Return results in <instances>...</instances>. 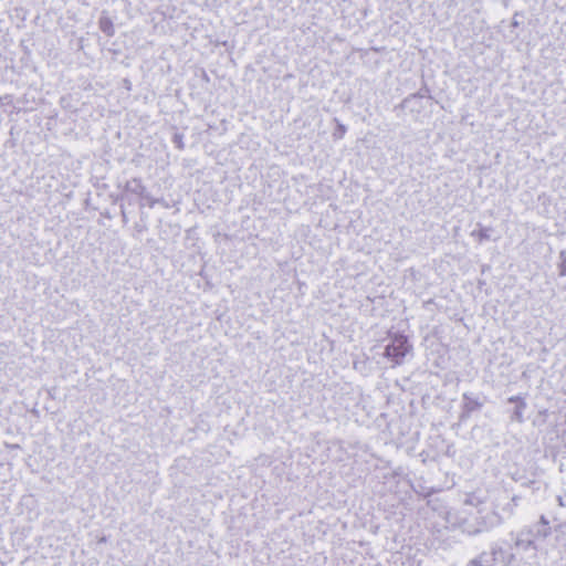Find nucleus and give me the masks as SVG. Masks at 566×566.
Returning <instances> with one entry per match:
<instances>
[{
	"instance_id": "1",
	"label": "nucleus",
	"mask_w": 566,
	"mask_h": 566,
	"mask_svg": "<svg viewBox=\"0 0 566 566\" xmlns=\"http://www.w3.org/2000/svg\"><path fill=\"white\" fill-rule=\"evenodd\" d=\"M387 342L384 356L392 363V366L401 365L406 356L412 350V345L408 337L402 333L389 331Z\"/></svg>"
},
{
	"instance_id": "3",
	"label": "nucleus",
	"mask_w": 566,
	"mask_h": 566,
	"mask_svg": "<svg viewBox=\"0 0 566 566\" xmlns=\"http://www.w3.org/2000/svg\"><path fill=\"white\" fill-rule=\"evenodd\" d=\"M128 195H135L139 198H142V196H146V187L140 178H132L127 180L123 187V193L118 200H127V202L130 203L132 201L129 200Z\"/></svg>"
},
{
	"instance_id": "18",
	"label": "nucleus",
	"mask_w": 566,
	"mask_h": 566,
	"mask_svg": "<svg viewBox=\"0 0 566 566\" xmlns=\"http://www.w3.org/2000/svg\"><path fill=\"white\" fill-rule=\"evenodd\" d=\"M120 214H122L124 223H127L128 219H127V214H126L124 205H120Z\"/></svg>"
},
{
	"instance_id": "10",
	"label": "nucleus",
	"mask_w": 566,
	"mask_h": 566,
	"mask_svg": "<svg viewBox=\"0 0 566 566\" xmlns=\"http://www.w3.org/2000/svg\"><path fill=\"white\" fill-rule=\"evenodd\" d=\"M479 227L480 228L478 230H473L471 232V235L476 238L480 243L488 241L490 239L491 228L482 227L481 224H479Z\"/></svg>"
},
{
	"instance_id": "19",
	"label": "nucleus",
	"mask_w": 566,
	"mask_h": 566,
	"mask_svg": "<svg viewBox=\"0 0 566 566\" xmlns=\"http://www.w3.org/2000/svg\"><path fill=\"white\" fill-rule=\"evenodd\" d=\"M517 17H518V13L516 12L512 20V27H514V28L518 27V24H520Z\"/></svg>"
},
{
	"instance_id": "15",
	"label": "nucleus",
	"mask_w": 566,
	"mask_h": 566,
	"mask_svg": "<svg viewBox=\"0 0 566 566\" xmlns=\"http://www.w3.org/2000/svg\"><path fill=\"white\" fill-rule=\"evenodd\" d=\"M503 522V517L496 513V512H492L491 516H490V526H495V525H499Z\"/></svg>"
},
{
	"instance_id": "6",
	"label": "nucleus",
	"mask_w": 566,
	"mask_h": 566,
	"mask_svg": "<svg viewBox=\"0 0 566 566\" xmlns=\"http://www.w3.org/2000/svg\"><path fill=\"white\" fill-rule=\"evenodd\" d=\"M514 546L517 549L528 551L536 549L535 541L531 537L530 532H526L525 528H522L515 536Z\"/></svg>"
},
{
	"instance_id": "5",
	"label": "nucleus",
	"mask_w": 566,
	"mask_h": 566,
	"mask_svg": "<svg viewBox=\"0 0 566 566\" xmlns=\"http://www.w3.org/2000/svg\"><path fill=\"white\" fill-rule=\"evenodd\" d=\"M510 403H515V408L512 412L511 420L522 423L524 422V411L527 407L525 399L521 396H512L507 399Z\"/></svg>"
},
{
	"instance_id": "16",
	"label": "nucleus",
	"mask_w": 566,
	"mask_h": 566,
	"mask_svg": "<svg viewBox=\"0 0 566 566\" xmlns=\"http://www.w3.org/2000/svg\"><path fill=\"white\" fill-rule=\"evenodd\" d=\"M142 200H145L146 201V205L149 207V208H154L156 206V203L158 202V199L151 197L147 191H146V196H142L140 198Z\"/></svg>"
},
{
	"instance_id": "8",
	"label": "nucleus",
	"mask_w": 566,
	"mask_h": 566,
	"mask_svg": "<svg viewBox=\"0 0 566 566\" xmlns=\"http://www.w3.org/2000/svg\"><path fill=\"white\" fill-rule=\"evenodd\" d=\"M463 401H464L463 407L467 412L475 411L482 407V403L479 401L478 398H473V397L469 396L468 394L463 395Z\"/></svg>"
},
{
	"instance_id": "7",
	"label": "nucleus",
	"mask_w": 566,
	"mask_h": 566,
	"mask_svg": "<svg viewBox=\"0 0 566 566\" xmlns=\"http://www.w3.org/2000/svg\"><path fill=\"white\" fill-rule=\"evenodd\" d=\"M426 97L431 99L430 91L427 87L421 88L419 92L406 97L402 101L401 106L402 107H411V104H418L421 102V99H423Z\"/></svg>"
},
{
	"instance_id": "11",
	"label": "nucleus",
	"mask_w": 566,
	"mask_h": 566,
	"mask_svg": "<svg viewBox=\"0 0 566 566\" xmlns=\"http://www.w3.org/2000/svg\"><path fill=\"white\" fill-rule=\"evenodd\" d=\"M99 29L108 36H112L114 34V25L109 18L102 17L99 19Z\"/></svg>"
},
{
	"instance_id": "20",
	"label": "nucleus",
	"mask_w": 566,
	"mask_h": 566,
	"mask_svg": "<svg viewBox=\"0 0 566 566\" xmlns=\"http://www.w3.org/2000/svg\"><path fill=\"white\" fill-rule=\"evenodd\" d=\"M420 106H421V105H420V103H418V104H411V107H408V108H409L411 112H413V111H417V109H418V107H420Z\"/></svg>"
},
{
	"instance_id": "4",
	"label": "nucleus",
	"mask_w": 566,
	"mask_h": 566,
	"mask_svg": "<svg viewBox=\"0 0 566 566\" xmlns=\"http://www.w3.org/2000/svg\"><path fill=\"white\" fill-rule=\"evenodd\" d=\"M526 532H530V535L531 537H533V539L536 542V541H539V539H545L546 537H548L551 535V526H549V522L548 520L542 515L539 517V521L530 525V526H526L524 527Z\"/></svg>"
},
{
	"instance_id": "9",
	"label": "nucleus",
	"mask_w": 566,
	"mask_h": 566,
	"mask_svg": "<svg viewBox=\"0 0 566 566\" xmlns=\"http://www.w3.org/2000/svg\"><path fill=\"white\" fill-rule=\"evenodd\" d=\"M520 496L513 495L509 499V502L502 507V512L506 517L513 515L515 507L518 505Z\"/></svg>"
},
{
	"instance_id": "14",
	"label": "nucleus",
	"mask_w": 566,
	"mask_h": 566,
	"mask_svg": "<svg viewBox=\"0 0 566 566\" xmlns=\"http://www.w3.org/2000/svg\"><path fill=\"white\" fill-rule=\"evenodd\" d=\"M172 142H174V144L176 145V147L178 149H184L185 148L184 135L182 134L176 133L174 135V137H172Z\"/></svg>"
},
{
	"instance_id": "13",
	"label": "nucleus",
	"mask_w": 566,
	"mask_h": 566,
	"mask_svg": "<svg viewBox=\"0 0 566 566\" xmlns=\"http://www.w3.org/2000/svg\"><path fill=\"white\" fill-rule=\"evenodd\" d=\"M559 259H560V264H559V275L560 276H566V250H562L559 252Z\"/></svg>"
},
{
	"instance_id": "2",
	"label": "nucleus",
	"mask_w": 566,
	"mask_h": 566,
	"mask_svg": "<svg viewBox=\"0 0 566 566\" xmlns=\"http://www.w3.org/2000/svg\"><path fill=\"white\" fill-rule=\"evenodd\" d=\"M504 551L499 544H492L490 552H482L476 558L472 559L467 566H494L499 556L503 555Z\"/></svg>"
},
{
	"instance_id": "17",
	"label": "nucleus",
	"mask_w": 566,
	"mask_h": 566,
	"mask_svg": "<svg viewBox=\"0 0 566 566\" xmlns=\"http://www.w3.org/2000/svg\"><path fill=\"white\" fill-rule=\"evenodd\" d=\"M346 133V126L343 124H338L337 130L334 133L336 138H343Z\"/></svg>"
},
{
	"instance_id": "12",
	"label": "nucleus",
	"mask_w": 566,
	"mask_h": 566,
	"mask_svg": "<svg viewBox=\"0 0 566 566\" xmlns=\"http://www.w3.org/2000/svg\"><path fill=\"white\" fill-rule=\"evenodd\" d=\"M464 503L472 506H479L483 503V500L475 493L468 494Z\"/></svg>"
}]
</instances>
